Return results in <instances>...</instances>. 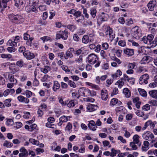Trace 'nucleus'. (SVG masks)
I'll return each instance as SVG.
<instances>
[{
	"label": "nucleus",
	"mask_w": 157,
	"mask_h": 157,
	"mask_svg": "<svg viewBox=\"0 0 157 157\" xmlns=\"http://www.w3.org/2000/svg\"><path fill=\"white\" fill-rule=\"evenodd\" d=\"M123 80L121 78L118 80L115 83V85H117L118 88H121L124 85Z\"/></svg>",
	"instance_id": "obj_37"
},
{
	"label": "nucleus",
	"mask_w": 157,
	"mask_h": 157,
	"mask_svg": "<svg viewBox=\"0 0 157 157\" xmlns=\"http://www.w3.org/2000/svg\"><path fill=\"white\" fill-rule=\"evenodd\" d=\"M82 41L83 43L87 44L89 42V37L88 35H85L82 39Z\"/></svg>",
	"instance_id": "obj_43"
},
{
	"label": "nucleus",
	"mask_w": 157,
	"mask_h": 157,
	"mask_svg": "<svg viewBox=\"0 0 157 157\" xmlns=\"http://www.w3.org/2000/svg\"><path fill=\"white\" fill-rule=\"evenodd\" d=\"M138 91L140 94L143 97H146L147 95V93L146 91L144 89L139 88Z\"/></svg>",
	"instance_id": "obj_33"
},
{
	"label": "nucleus",
	"mask_w": 157,
	"mask_h": 157,
	"mask_svg": "<svg viewBox=\"0 0 157 157\" xmlns=\"http://www.w3.org/2000/svg\"><path fill=\"white\" fill-rule=\"evenodd\" d=\"M78 152L79 153H83L85 152V146L83 144H81L80 145V148L78 150Z\"/></svg>",
	"instance_id": "obj_54"
},
{
	"label": "nucleus",
	"mask_w": 157,
	"mask_h": 157,
	"mask_svg": "<svg viewBox=\"0 0 157 157\" xmlns=\"http://www.w3.org/2000/svg\"><path fill=\"white\" fill-rule=\"evenodd\" d=\"M123 92L125 97L127 98H129L131 96V91L128 88H124Z\"/></svg>",
	"instance_id": "obj_27"
},
{
	"label": "nucleus",
	"mask_w": 157,
	"mask_h": 157,
	"mask_svg": "<svg viewBox=\"0 0 157 157\" xmlns=\"http://www.w3.org/2000/svg\"><path fill=\"white\" fill-rule=\"evenodd\" d=\"M107 18L105 16H100L98 18L97 23L98 24H101L103 21H107Z\"/></svg>",
	"instance_id": "obj_28"
},
{
	"label": "nucleus",
	"mask_w": 157,
	"mask_h": 157,
	"mask_svg": "<svg viewBox=\"0 0 157 157\" xmlns=\"http://www.w3.org/2000/svg\"><path fill=\"white\" fill-rule=\"evenodd\" d=\"M37 125L36 124H33L30 126L29 131L32 132L36 129Z\"/></svg>",
	"instance_id": "obj_59"
},
{
	"label": "nucleus",
	"mask_w": 157,
	"mask_h": 157,
	"mask_svg": "<svg viewBox=\"0 0 157 157\" xmlns=\"http://www.w3.org/2000/svg\"><path fill=\"white\" fill-rule=\"evenodd\" d=\"M70 117L69 116H65L63 115L59 118V122L57 124L59 126H61L62 124L64 122H67L68 120L70 119Z\"/></svg>",
	"instance_id": "obj_11"
},
{
	"label": "nucleus",
	"mask_w": 157,
	"mask_h": 157,
	"mask_svg": "<svg viewBox=\"0 0 157 157\" xmlns=\"http://www.w3.org/2000/svg\"><path fill=\"white\" fill-rule=\"evenodd\" d=\"M136 143L133 142H131L130 143V146L132 147V150H136L137 149V146L135 145Z\"/></svg>",
	"instance_id": "obj_56"
},
{
	"label": "nucleus",
	"mask_w": 157,
	"mask_h": 157,
	"mask_svg": "<svg viewBox=\"0 0 157 157\" xmlns=\"http://www.w3.org/2000/svg\"><path fill=\"white\" fill-rule=\"evenodd\" d=\"M25 0H14V6L18 9H21L23 8V4Z\"/></svg>",
	"instance_id": "obj_15"
},
{
	"label": "nucleus",
	"mask_w": 157,
	"mask_h": 157,
	"mask_svg": "<svg viewBox=\"0 0 157 157\" xmlns=\"http://www.w3.org/2000/svg\"><path fill=\"white\" fill-rule=\"evenodd\" d=\"M15 20L16 21H14V23L18 24L23 22L24 21V19L21 15L16 14V17Z\"/></svg>",
	"instance_id": "obj_21"
},
{
	"label": "nucleus",
	"mask_w": 157,
	"mask_h": 157,
	"mask_svg": "<svg viewBox=\"0 0 157 157\" xmlns=\"http://www.w3.org/2000/svg\"><path fill=\"white\" fill-rule=\"evenodd\" d=\"M74 49L72 48H69L66 52L65 55L64 56L65 59H67L69 58H71L73 57L72 53L74 52Z\"/></svg>",
	"instance_id": "obj_17"
},
{
	"label": "nucleus",
	"mask_w": 157,
	"mask_h": 157,
	"mask_svg": "<svg viewBox=\"0 0 157 157\" xmlns=\"http://www.w3.org/2000/svg\"><path fill=\"white\" fill-rule=\"evenodd\" d=\"M117 99L116 98H113L111 101L110 103V105L114 106L117 104Z\"/></svg>",
	"instance_id": "obj_55"
},
{
	"label": "nucleus",
	"mask_w": 157,
	"mask_h": 157,
	"mask_svg": "<svg viewBox=\"0 0 157 157\" xmlns=\"http://www.w3.org/2000/svg\"><path fill=\"white\" fill-rule=\"evenodd\" d=\"M149 143L147 140L144 141L143 146L142 147V150L144 151H147L149 148Z\"/></svg>",
	"instance_id": "obj_23"
},
{
	"label": "nucleus",
	"mask_w": 157,
	"mask_h": 157,
	"mask_svg": "<svg viewBox=\"0 0 157 157\" xmlns=\"http://www.w3.org/2000/svg\"><path fill=\"white\" fill-rule=\"evenodd\" d=\"M103 50H107L109 47V45L108 43L106 42L102 43L101 46Z\"/></svg>",
	"instance_id": "obj_53"
},
{
	"label": "nucleus",
	"mask_w": 157,
	"mask_h": 157,
	"mask_svg": "<svg viewBox=\"0 0 157 157\" xmlns=\"http://www.w3.org/2000/svg\"><path fill=\"white\" fill-rule=\"evenodd\" d=\"M23 55L27 59L30 60L35 57V56L34 53L29 51H25L23 53Z\"/></svg>",
	"instance_id": "obj_9"
},
{
	"label": "nucleus",
	"mask_w": 157,
	"mask_h": 157,
	"mask_svg": "<svg viewBox=\"0 0 157 157\" xmlns=\"http://www.w3.org/2000/svg\"><path fill=\"white\" fill-rule=\"evenodd\" d=\"M124 53L128 56H131L134 54V50L132 49L126 48L124 50Z\"/></svg>",
	"instance_id": "obj_20"
},
{
	"label": "nucleus",
	"mask_w": 157,
	"mask_h": 157,
	"mask_svg": "<svg viewBox=\"0 0 157 157\" xmlns=\"http://www.w3.org/2000/svg\"><path fill=\"white\" fill-rule=\"evenodd\" d=\"M111 152L110 156L112 157L116 156L117 153H118L120 152L119 150H115L114 148H112L111 150Z\"/></svg>",
	"instance_id": "obj_45"
},
{
	"label": "nucleus",
	"mask_w": 157,
	"mask_h": 157,
	"mask_svg": "<svg viewBox=\"0 0 157 157\" xmlns=\"http://www.w3.org/2000/svg\"><path fill=\"white\" fill-rule=\"evenodd\" d=\"M113 80L111 79H108L106 81V86L109 87L111 85V84L113 82Z\"/></svg>",
	"instance_id": "obj_64"
},
{
	"label": "nucleus",
	"mask_w": 157,
	"mask_h": 157,
	"mask_svg": "<svg viewBox=\"0 0 157 157\" xmlns=\"http://www.w3.org/2000/svg\"><path fill=\"white\" fill-rule=\"evenodd\" d=\"M8 17L10 20L13 23H14L15 18L16 17V15H14L13 13L8 15Z\"/></svg>",
	"instance_id": "obj_42"
},
{
	"label": "nucleus",
	"mask_w": 157,
	"mask_h": 157,
	"mask_svg": "<svg viewBox=\"0 0 157 157\" xmlns=\"http://www.w3.org/2000/svg\"><path fill=\"white\" fill-rule=\"evenodd\" d=\"M17 66L21 68L25 65V63H24V62L22 59H20L17 61L16 62V64Z\"/></svg>",
	"instance_id": "obj_38"
},
{
	"label": "nucleus",
	"mask_w": 157,
	"mask_h": 157,
	"mask_svg": "<svg viewBox=\"0 0 157 157\" xmlns=\"http://www.w3.org/2000/svg\"><path fill=\"white\" fill-rule=\"evenodd\" d=\"M154 38V36L153 34H149L147 36H144L142 39L143 41L145 44H151V42Z\"/></svg>",
	"instance_id": "obj_6"
},
{
	"label": "nucleus",
	"mask_w": 157,
	"mask_h": 157,
	"mask_svg": "<svg viewBox=\"0 0 157 157\" xmlns=\"http://www.w3.org/2000/svg\"><path fill=\"white\" fill-rule=\"evenodd\" d=\"M150 57L149 56H144L142 59L141 61V63L145 64L147 63H149L150 60Z\"/></svg>",
	"instance_id": "obj_31"
},
{
	"label": "nucleus",
	"mask_w": 157,
	"mask_h": 157,
	"mask_svg": "<svg viewBox=\"0 0 157 157\" xmlns=\"http://www.w3.org/2000/svg\"><path fill=\"white\" fill-rule=\"evenodd\" d=\"M67 28L72 32H73L76 29V27L74 25H69L67 26Z\"/></svg>",
	"instance_id": "obj_50"
},
{
	"label": "nucleus",
	"mask_w": 157,
	"mask_h": 157,
	"mask_svg": "<svg viewBox=\"0 0 157 157\" xmlns=\"http://www.w3.org/2000/svg\"><path fill=\"white\" fill-rule=\"evenodd\" d=\"M142 137L144 139L151 141L154 138V136L151 132L149 131L144 132L142 135Z\"/></svg>",
	"instance_id": "obj_5"
},
{
	"label": "nucleus",
	"mask_w": 157,
	"mask_h": 157,
	"mask_svg": "<svg viewBox=\"0 0 157 157\" xmlns=\"http://www.w3.org/2000/svg\"><path fill=\"white\" fill-rule=\"evenodd\" d=\"M1 57L3 59H10L12 58V56L10 54L2 53L1 54Z\"/></svg>",
	"instance_id": "obj_32"
},
{
	"label": "nucleus",
	"mask_w": 157,
	"mask_h": 157,
	"mask_svg": "<svg viewBox=\"0 0 157 157\" xmlns=\"http://www.w3.org/2000/svg\"><path fill=\"white\" fill-rule=\"evenodd\" d=\"M15 92V90L14 89H6L3 92V95L5 97H6L10 93L13 94Z\"/></svg>",
	"instance_id": "obj_30"
},
{
	"label": "nucleus",
	"mask_w": 157,
	"mask_h": 157,
	"mask_svg": "<svg viewBox=\"0 0 157 157\" xmlns=\"http://www.w3.org/2000/svg\"><path fill=\"white\" fill-rule=\"evenodd\" d=\"M8 79L11 82L15 84L17 83V80L14 78V75L12 74L8 73L7 75Z\"/></svg>",
	"instance_id": "obj_19"
},
{
	"label": "nucleus",
	"mask_w": 157,
	"mask_h": 157,
	"mask_svg": "<svg viewBox=\"0 0 157 157\" xmlns=\"http://www.w3.org/2000/svg\"><path fill=\"white\" fill-rule=\"evenodd\" d=\"M148 94L151 97L157 99V90H150L148 92Z\"/></svg>",
	"instance_id": "obj_24"
},
{
	"label": "nucleus",
	"mask_w": 157,
	"mask_h": 157,
	"mask_svg": "<svg viewBox=\"0 0 157 157\" xmlns=\"http://www.w3.org/2000/svg\"><path fill=\"white\" fill-rule=\"evenodd\" d=\"M8 17L10 20L13 23H14L15 18L16 17V15H14L13 13L8 15Z\"/></svg>",
	"instance_id": "obj_41"
},
{
	"label": "nucleus",
	"mask_w": 157,
	"mask_h": 157,
	"mask_svg": "<svg viewBox=\"0 0 157 157\" xmlns=\"http://www.w3.org/2000/svg\"><path fill=\"white\" fill-rule=\"evenodd\" d=\"M26 97L28 98H30L32 96H35V94L29 90H26L25 92Z\"/></svg>",
	"instance_id": "obj_44"
},
{
	"label": "nucleus",
	"mask_w": 157,
	"mask_h": 157,
	"mask_svg": "<svg viewBox=\"0 0 157 157\" xmlns=\"http://www.w3.org/2000/svg\"><path fill=\"white\" fill-rule=\"evenodd\" d=\"M121 78L123 81H127L128 82H130L132 84H133L134 83L133 81V79L132 78H129L126 75H124V77Z\"/></svg>",
	"instance_id": "obj_29"
},
{
	"label": "nucleus",
	"mask_w": 157,
	"mask_h": 157,
	"mask_svg": "<svg viewBox=\"0 0 157 157\" xmlns=\"http://www.w3.org/2000/svg\"><path fill=\"white\" fill-rule=\"evenodd\" d=\"M51 70V68L48 66H46L44 68H41L40 70L41 72L44 74L47 73L48 71H50Z\"/></svg>",
	"instance_id": "obj_34"
},
{
	"label": "nucleus",
	"mask_w": 157,
	"mask_h": 157,
	"mask_svg": "<svg viewBox=\"0 0 157 157\" xmlns=\"http://www.w3.org/2000/svg\"><path fill=\"white\" fill-rule=\"evenodd\" d=\"M97 13V10L94 8H92L90 10V14L93 18H95Z\"/></svg>",
	"instance_id": "obj_36"
},
{
	"label": "nucleus",
	"mask_w": 157,
	"mask_h": 157,
	"mask_svg": "<svg viewBox=\"0 0 157 157\" xmlns=\"http://www.w3.org/2000/svg\"><path fill=\"white\" fill-rule=\"evenodd\" d=\"M149 78V75L148 74H144L140 77L139 83L141 85L147 84L148 82L147 80Z\"/></svg>",
	"instance_id": "obj_7"
},
{
	"label": "nucleus",
	"mask_w": 157,
	"mask_h": 157,
	"mask_svg": "<svg viewBox=\"0 0 157 157\" xmlns=\"http://www.w3.org/2000/svg\"><path fill=\"white\" fill-rule=\"evenodd\" d=\"M136 66V63H130L128 64V69H134Z\"/></svg>",
	"instance_id": "obj_63"
},
{
	"label": "nucleus",
	"mask_w": 157,
	"mask_h": 157,
	"mask_svg": "<svg viewBox=\"0 0 157 157\" xmlns=\"http://www.w3.org/2000/svg\"><path fill=\"white\" fill-rule=\"evenodd\" d=\"M82 48H81L80 49H76L75 50H74V52H73V53L74 54L77 56L79 55L82 52Z\"/></svg>",
	"instance_id": "obj_49"
},
{
	"label": "nucleus",
	"mask_w": 157,
	"mask_h": 157,
	"mask_svg": "<svg viewBox=\"0 0 157 157\" xmlns=\"http://www.w3.org/2000/svg\"><path fill=\"white\" fill-rule=\"evenodd\" d=\"M131 33L136 38H139L141 36L140 30L139 27L137 26H136L132 28Z\"/></svg>",
	"instance_id": "obj_4"
},
{
	"label": "nucleus",
	"mask_w": 157,
	"mask_h": 157,
	"mask_svg": "<svg viewBox=\"0 0 157 157\" xmlns=\"http://www.w3.org/2000/svg\"><path fill=\"white\" fill-rule=\"evenodd\" d=\"M82 57H83V56L82 55H81L79 56L78 58H77V59L75 60V62H76V63H80L82 62Z\"/></svg>",
	"instance_id": "obj_62"
},
{
	"label": "nucleus",
	"mask_w": 157,
	"mask_h": 157,
	"mask_svg": "<svg viewBox=\"0 0 157 157\" xmlns=\"http://www.w3.org/2000/svg\"><path fill=\"white\" fill-rule=\"evenodd\" d=\"M156 5V1L155 0H152L150 1L147 4L148 7L150 11L154 10V8Z\"/></svg>",
	"instance_id": "obj_18"
},
{
	"label": "nucleus",
	"mask_w": 157,
	"mask_h": 157,
	"mask_svg": "<svg viewBox=\"0 0 157 157\" xmlns=\"http://www.w3.org/2000/svg\"><path fill=\"white\" fill-rule=\"evenodd\" d=\"M60 87V85L59 82L57 81H54L53 82V85L52 87V90L54 92H56L59 90Z\"/></svg>",
	"instance_id": "obj_22"
},
{
	"label": "nucleus",
	"mask_w": 157,
	"mask_h": 157,
	"mask_svg": "<svg viewBox=\"0 0 157 157\" xmlns=\"http://www.w3.org/2000/svg\"><path fill=\"white\" fill-rule=\"evenodd\" d=\"M106 35L109 36V40L112 41L115 37V35L113 33L112 29L110 27H108L105 32Z\"/></svg>",
	"instance_id": "obj_10"
},
{
	"label": "nucleus",
	"mask_w": 157,
	"mask_h": 157,
	"mask_svg": "<svg viewBox=\"0 0 157 157\" xmlns=\"http://www.w3.org/2000/svg\"><path fill=\"white\" fill-rule=\"evenodd\" d=\"M78 91L82 96L83 97L89 96L90 90L87 88L82 87L79 89Z\"/></svg>",
	"instance_id": "obj_8"
},
{
	"label": "nucleus",
	"mask_w": 157,
	"mask_h": 157,
	"mask_svg": "<svg viewBox=\"0 0 157 157\" xmlns=\"http://www.w3.org/2000/svg\"><path fill=\"white\" fill-rule=\"evenodd\" d=\"M29 141L30 143L33 145H39V142L38 140L31 138L29 139Z\"/></svg>",
	"instance_id": "obj_48"
},
{
	"label": "nucleus",
	"mask_w": 157,
	"mask_h": 157,
	"mask_svg": "<svg viewBox=\"0 0 157 157\" xmlns=\"http://www.w3.org/2000/svg\"><path fill=\"white\" fill-rule=\"evenodd\" d=\"M87 125L89 128L93 131H95L98 128L97 126L96 125L95 122L93 120L89 121Z\"/></svg>",
	"instance_id": "obj_14"
},
{
	"label": "nucleus",
	"mask_w": 157,
	"mask_h": 157,
	"mask_svg": "<svg viewBox=\"0 0 157 157\" xmlns=\"http://www.w3.org/2000/svg\"><path fill=\"white\" fill-rule=\"evenodd\" d=\"M68 84L71 87L75 88L76 87L75 83L71 80H69L68 82Z\"/></svg>",
	"instance_id": "obj_51"
},
{
	"label": "nucleus",
	"mask_w": 157,
	"mask_h": 157,
	"mask_svg": "<svg viewBox=\"0 0 157 157\" xmlns=\"http://www.w3.org/2000/svg\"><path fill=\"white\" fill-rule=\"evenodd\" d=\"M116 112H122L124 113L126 109L124 107L122 106L117 107L115 109Z\"/></svg>",
	"instance_id": "obj_39"
},
{
	"label": "nucleus",
	"mask_w": 157,
	"mask_h": 157,
	"mask_svg": "<svg viewBox=\"0 0 157 157\" xmlns=\"http://www.w3.org/2000/svg\"><path fill=\"white\" fill-rule=\"evenodd\" d=\"M133 23V21L132 18H130L126 20L125 24L126 25L130 26Z\"/></svg>",
	"instance_id": "obj_61"
},
{
	"label": "nucleus",
	"mask_w": 157,
	"mask_h": 157,
	"mask_svg": "<svg viewBox=\"0 0 157 157\" xmlns=\"http://www.w3.org/2000/svg\"><path fill=\"white\" fill-rule=\"evenodd\" d=\"M12 100L11 99H7L5 100L4 101V104L5 106L7 107H10L11 106V104L10 103Z\"/></svg>",
	"instance_id": "obj_46"
},
{
	"label": "nucleus",
	"mask_w": 157,
	"mask_h": 157,
	"mask_svg": "<svg viewBox=\"0 0 157 157\" xmlns=\"http://www.w3.org/2000/svg\"><path fill=\"white\" fill-rule=\"evenodd\" d=\"M140 136L137 134L134 135L133 137V142L136 143V144H138L139 142Z\"/></svg>",
	"instance_id": "obj_40"
},
{
	"label": "nucleus",
	"mask_w": 157,
	"mask_h": 157,
	"mask_svg": "<svg viewBox=\"0 0 157 157\" xmlns=\"http://www.w3.org/2000/svg\"><path fill=\"white\" fill-rule=\"evenodd\" d=\"M19 151L21 153L26 154L27 155L28 154V151L24 147H22L19 150Z\"/></svg>",
	"instance_id": "obj_60"
},
{
	"label": "nucleus",
	"mask_w": 157,
	"mask_h": 157,
	"mask_svg": "<svg viewBox=\"0 0 157 157\" xmlns=\"http://www.w3.org/2000/svg\"><path fill=\"white\" fill-rule=\"evenodd\" d=\"M68 31L66 29L64 31H60L59 33L56 34V40L60 39L61 38L64 40H66L68 38Z\"/></svg>",
	"instance_id": "obj_3"
},
{
	"label": "nucleus",
	"mask_w": 157,
	"mask_h": 157,
	"mask_svg": "<svg viewBox=\"0 0 157 157\" xmlns=\"http://www.w3.org/2000/svg\"><path fill=\"white\" fill-rule=\"evenodd\" d=\"M3 145L7 147H11L13 146V144L8 141L5 140L4 142Z\"/></svg>",
	"instance_id": "obj_47"
},
{
	"label": "nucleus",
	"mask_w": 157,
	"mask_h": 157,
	"mask_svg": "<svg viewBox=\"0 0 157 157\" xmlns=\"http://www.w3.org/2000/svg\"><path fill=\"white\" fill-rule=\"evenodd\" d=\"M25 10L28 13L37 12V10L36 7L34 5H28L25 7Z\"/></svg>",
	"instance_id": "obj_12"
},
{
	"label": "nucleus",
	"mask_w": 157,
	"mask_h": 157,
	"mask_svg": "<svg viewBox=\"0 0 157 157\" xmlns=\"http://www.w3.org/2000/svg\"><path fill=\"white\" fill-rule=\"evenodd\" d=\"M12 39H10L7 43V44L12 47H16L17 46V43L20 41L21 37L17 36L12 38Z\"/></svg>",
	"instance_id": "obj_2"
},
{
	"label": "nucleus",
	"mask_w": 157,
	"mask_h": 157,
	"mask_svg": "<svg viewBox=\"0 0 157 157\" xmlns=\"http://www.w3.org/2000/svg\"><path fill=\"white\" fill-rule=\"evenodd\" d=\"M122 74V72L121 71L118 69L117 70L116 73L114 74H113L112 75V77L113 79L114 80L116 79L117 77H120L121 75Z\"/></svg>",
	"instance_id": "obj_25"
},
{
	"label": "nucleus",
	"mask_w": 157,
	"mask_h": 157,
	"mask_svg": "<svg viewBox=\"0 0 157 157\" xmlns=\"http://www.w3.org/2000/svg\"><path fill=\"white\" fill-rule=\"evenodd\" d=\"M40 39L42 40L43 42H44L45 41H47L49 40L51 41V38L48 36H45L42 37L40 38Z\"/></svg>",
	"instance_id": "obj_52"
},
{
	"label": "nucleus",
	"mask_w": 157,
	"mask_h": 157,
	"mask_svg": "<svg viewBox=\"0 0 157 157\" xmlns=\"http://www.w3.org/2000/svg\"><path fill=\"white\" fill-rule=\"evenodd\" d=\"M97 107L96 105L90 104L87 107V109L90 112H92L96 110Z\"/></svg>",
	"instance_id": "obj_26"
},
{
	"label": "nucleus",
	"mask_w": 157,
	"mask_h": 157,
	"mask_svg": "<svg viewBox=\"0 0 157 157\" xmlns=\"http://www.w3.org/2000/svg\"><path fill=\"white\" fill-rule=\"evenodd\" d=\"M22 126V124L20 122H16L14 124V127L17 129L21 128Z\"/></svg>",
	"instance_id": "obj_57"
},
{
	"label": "nucleus",
	"mask_w": 157,
	"mask_h": 157,
	"mask_svg": "<svg viewBox=\"0 0 157 157\" xmlns=\"http://www.w3.org/2000/svg\"><path fill=\"white\" fill-rule=\"evenodd\" d=\"M9 68L11 73L13 74L16 73L19 70L18 68L16 66L14 63H11L9 66Z\"/></svg>",
	"instance_id": "obj_16"
},
{
	"label": "nucleus",
	"mask_w": 157,
	"mask_h": 157,
	"mask_svg": "<svg viewBox=\"0 0 157 157\" xmlns=\"http://www.w3.org/2000/svg\"><path fill=\"white\" fill-rule=\"evenodd\" d=\"M61 68L67 74H68L70 72V70L68 68V67L66 66L63 65L61 66Z\"/></svg>",
	"instance_id": "obj_58"
},
{
	"label": "nucleus",
	"mask_w": 157,
	"mask_h": 157,
	"mask_svg": "<svg viewBox=\"0 0 157 157\" xmlns=\"http://www.w3.org/2000/svg\"><path fill=\"white\" fill-rule=\"evenodd\" d=\"M66 103V105L67 106L70 108H73L75 106L76 104L75 101L74 100H71L69 101V102H67Z\"/></svg>",
	"instance_id": "obj_35"
},
{
	"label": "nucleus",
	"mask_w": 157,
	"mask_h": 157,
	"mask_svg": "<svg viewBox=\"0 0 157 157\" xmlns=\"http://www.w3.org/2000/svg\"><path fill=\"white\" fill-rule=\"evenodd\" d=\"M86 61L90 64H94L96 63L94 65V67L96 68L98 67L101 63L99 58L98 56L94 53H91L86 58Z\"/></svg>",
	"instance_id": "obj_1"
},
{
	"label": "nucleus",
	"mask_w": 157,
	"mask_h": 157,
	"mask_svg": "<svg viewBox=\"0 0 157 157\" xmlns=\"http://www.w3.org/2000/svg\"><path fill=\"white\" fill-rule=\"evenodd\" d=\"M101 97L103 100L106 101L108 97V91L105 89H103L101 91Z\"/></svg>",
	"instance_id": "obj_13"
}]
</instances>
